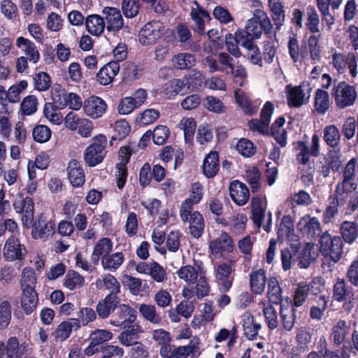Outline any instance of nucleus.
Segmentation results:
<instances>
[{"mask_svg": "<svg viewBox=\"0 0 358 358\" xmlns=\"http://www.w3.org/2000/svg\"><path fill=\"white\" fill-rule=\"evenodd\" d=\"M139 312L147 320L152 324H159L162 322V317L156 312V308L153 305L141 304Z\"/></svg>", "mask_w": 358, "mask_h": 358, "instance_id": "nucleus-52", "label": "nucleus"}, {"mask_svg": "<svg viewBox=\"0 0 358 358\" xmlns=\"http://www.w3.org/2000/svg\"><path fill=\"white\" fill-rule=\"evenodd\" d=\"M350 324L344 320H338L334 322L331 328V336L336 345H341L350 334Z\"/></svg>", "mask_w": 358, "mask_h": 358, "instance_id": "nucleus-24", "label": "nucleus"}, {"mask_svg": "<svg viewBox=\"0 0 358 358\" xmlns=\"http://www.w3.org/2000/svg\"><path fill=\"white\" fill-rule=\"evenodd\" d=\"M208 248L211 255L215 257H220L223 251L233 250V241L227 233L222 232L218 238L210 242Z\"/></svg>", "mask_w": 358, "mask_h": 358, "instance_id": "nucleus-16", "label": "nucleus"}, {"mask_svg": "<svg viewBox=\"0 0 358 358\" xmlns=\"http://www.w3.org/2000/svg\"><path fill=\"white\" fill-rule=\"evenodd\" d=\"M187 84L190 82H185L179 78L171 79L165 83L160 88L159 93L166 99H172L178 94Z\"/></svg>", "mask_w": 358, "mask_h": 358, "instance_id": "nucleus-22", "label": "nucleus"}, {"mask_svg": "<svg viewBox=\"0 0 358 358\" xmlns=\"http://www.w3.org/2000/svg\"><path fill=\"white\" fill-rule=\"evenodd\" d=\"M231 271V266L227 263H220L214 266V273L220 292H226L231 287L234 281Z\"/></svg>", "mask_w": 358, "mask_h": 358, "instance_id": "nucleus-11", "label": "nucleus"}, {"mask_svg": "<svg viewBox=\"0 0 358 358\" xmlns=\"http://www.w3.org/2000/svg\"><path fill=\"white\" fill-rule=\"evenodd\" d=\"M64 101L62 103V101H59V99H57L55 96L53 95V100L57 103L59 102V104L60 106H69V108L74 110H78L81 108H83V102L82 101L81 97L73 92H70L67 94H64Z\"/></svg>", "mask_w": 358, "mask_h": 358, "instance_id": "nucleus-46", "label": "nucleus"}, {"mask_svg": "<svg viewBox=\"0 0 358 358\" xmlns=\"http://www.w3.org/2000/svg\"><path fill=\"white\" fill-rule=\"evenodd\" d=\"M108 106L99 96H92L83 102L84 113L92 119L101 117L106 112Z\"/></svg>", "mask_w": 358, "mask_h": 358, "instance_id": "nucleus-10", "label": "nucleus"}, {"mask_svg": "<svg viewBox=\"0 0 358 358\" xmlns=\"http://www.w3.org/2000/svg\"><path fill=\"white\" fill-rule=\"evenodd\" d=\"M199 269L196 271L194 267L190 265L182 266L178 271L177 275L180 280H184L187 284L196 283L198 278L199 277Z\"/></svg>", "mask_w": 358, "mask_h": 358, "instance_id": "nucleus-47", "label": "nucleus"}, {"mask_svg": "<svg viewBox=\"0 0 358 358\" xmlns=\"http://www.w3.org/2000/svg\"><path fill=\"white\" fill-rule=\"evenodd\" d=\"M113 243L108 238H103L94 245L91 260L94 265L98 264L100 257L107 256L112 251Z\"/></svg>", "mask_w": 358, "mask_h": 358, "instance_id": "nucleus-29", "label": "nucleus"}, {"mask_svg": "<svg viewBox=\"0 0 358 358\" xmlns=\"http://www.w3.org/2000/svg\"><path fill=\"white\" fill-rule=\"evenodd\" d=\"M27 254V250L17 237L10 236L3 245V255L7 262L21 261Z\"/></svg>", "mask_w": 358, "mask_h": 358, "instance_id": "nucleus-7", "label": "nucleus"}, {"mask_svg": "<svg viewBox=\"0 0 358 358\" xmlns=\"http://www.w3.org/2000/svg\"><path fill=\"white\" fill-rule=\"evenodd\" d=\"M55 234V223L43 217L38 218L32 225L31 235L34 239L48 241Z\"/></svg>", "mask_w": 358, "mask_h": 358, "instance_id": "nucleus-12", "label": "nucleus"}, {"mask_svg": "<svg viewBox=\"0 0 358 358\" xmlns=\"http://www.w3.org/2000/svg\"><path fill=\"white\" fill-rule=\"evenodd\" d=\"M334 298L337 301L349 300V303L345 304V308L350 310L353 307L355 294L351 286H346L343 279H338L334 287Z\"/></svg>", "mask_w": 358, "mask_h": 358, "instance_id": "nucleus-13", "label": "nucleus"}, {"mask_svg": "<svg viewBox=\"0 0 358 358\" xmlns=\"http://www.w3.org/2000/svg\"><path fill=\"white\" fill-rule=\"evenodd\" d=\"M38 101L35 96L29 95L21 103V110L24 115H31L37 110Z\"/></svg>", "mask_w": 358, "mask_h": 358, "instance_id": "nucleus-62", "label": "nucleus"}, {"mask_svg": "<svg viewBox=\"0 0 358 358\" xmlns=\"http://www.w3.org/2000/svg\"><path fill=\"white\" fill-rule=\"evenodd\" d=\"M118 301L117 296L113 294H108L105 299L99 302L96 306V311L98 315L102 317H107L110 313L114 310Z\"/></svg>", "mask_w": 358, "mask_h": 358, "instance_id": "nucleus-34", "label": "nucleus"}, {"mask_svg": "<svg viewBox=\"0 0 358 358\" xmlns=\"http://www.w3.org/2000/svg\"><path fill=\"white\" fill-rule=\"evenodd\" d=\"M80 327L78 319L71 318L67 321L61 322L52 333L56 341H64L71 335L73 329L75 330Z\"/></svg>", "mask_w": 358, "mask_h": 358, "instance_id": "nucleus-18", "label": "nucleus"}, {"mask_svg": "<svg viewBox=\"0 0 358 358\" xmlns=\"http://www.w3.org/2000/svg\"><path fill=\"white\" fill-rule=\"evenodd\" d=\"M0 350L7 358H20L18 339L10 337L6 344L0 343Z\"/></svg>", "mask_w": 358, "mask_h": 358, "instance_id": "nucleus-45", "label": "nucleus"}, {"mask_svg": "<svg viewBox=\"0 0 358 358\" xmlns=\"http://www.w3.org/2000/svg\"><path fill=\"white\" fill-rule=\"evenodd\" d=\"M266 282V273L262 268L253 271L250 275V286L251 291L255 294H262Z\"/></svg>", "mask_w": 358, "mask_h": 358, "instance_id": "nucleus-28", "label": "nucleus"}, {"mask_svg": "<svg viewBox=\"0 0 358 358\" xmlns=\"http://www.w3.org/2000/svg\"><path fill=\"white\" fill-rule=\"evenodd\" d=\"M253 15L257 18V22H259L262 31H264L267 35L271 34L272 24L267 14L262 8H258L254 10Z\"/></svg>", "mask_w": 358, "mask_h": 358, "instance_id": "nucleus-57", "label": "nucleus"}, {"mask_svg": "<svg viewBox=\"0 0 358 358\" xmlns=\"http://www.w3.org/2000/svg\"><path fill=\"white\" fill-rule=\"evenodd\" d=\"M11 320V306L8 301H3L0 304V329H6Z\"/></svg>", "mask_w": 358, "mask_h": 358, "instance_id": "nucleus-60", "label": "nucleus"}, {"mask_svg": "<svg viewBox=\"0 0 358 358\" xmlns=\"http://www.w3.org/2000/svg\"><path fill=\"white\" fill-rule=\"evenodd\" d=\"M203 174L208 178L214 177L220 169L218 153L215 151L210 152L204 158L203 166Z\"/></svg>", "mask_w": 358, "mask_h": 358, "instance_id": "nucleus-30", "label": "nucleus"}, {"mask_svg": "<svg viewBox=\"0 0 358 358\" xmlns=\"http://www.w3.org/2000/svg\"><path fill=\"white\" fill-rule=\"evenodd\" d=\"M232 61V58L227 53L219 54L217 59L212 56H208L204 59L205 64L208 67L210 73L225 71L227 68L233 70L234 64Z\"/></svg>", "mask_w": 358, "mask_h": 358, "instance_id": "nucleus-14", "label": "nucleus"}, {"mask_svg": "<svg viewBox=\"0 0 358 358\" xmlns=\"http://www.w3.org/2000/svg\"><path fill=\"white\" fill-rule=\"evenodd\" d=\"M21 287L22 290H35L36 277L34 270L30 267L23 268L21 275Z\"/></svg>", "mask_w": 358, "mask_h": 358, "instance_id": "nucleus-48", "label": "nucleus"}, {"mask_svg": "<svg viewBox=\"0 0 358 358\" xmlns=\"http://www.w3.org/2000/svg\"><path fill=\"white\" fill-rule=\"evenodd\" d=\"M68 178L73 187L82 186L85 180L84 170L80 163L76 159H71L67 166Z\"/></svg>", "mask_w": 358, "mask_h": 358, "instance_id": "nucleus-21", "label": "nucleus"}, {"mask_svg": "<svg viewBox=\"0 0 358 358\" xmlns=\"http://www.w3.org/2000/svg\"><path fill=\"white\" fill-rule=\"evenodd\" d=\"M341 234L344 241L352 244L358 237V227L352 222L344 221L340 227Z\"/></svg>", "mask_w": 358, "mask_h": 358, "instance_id": "nucleus-40", "label": "nucleus"}, {"mask_svg": "<svg viewBox=\"0 0 358 358\" xmlns=\"http://www.w3.org/2000/svg\"><path fill=\"white\" fill-rule=\"evenodd\" d=\"M106 145L107 138L104 135L94 136L92 143L85 150L83 159L85 164L94 167L101 163L107 153Z\"/></svg>", "mask_w": 358, "mask_h": 358, "instance_id": "nucleus-3", "label": "nucleus"}, {"mask_svg": "<svg viewBox=\"0 0 358 358\" xmlns=\"http://www.w3.org/2000/svg\"><path fill=\"white\" fill-rule=\"evenodd\" d=\"M333 91L335 103L341 109L353 106L357 98L355 87L344 81L335 86Z\"/></svg>", "mask_w": 358, "mask_h": 358, "instance_id": "nucleus-4", "label": "nucleus"}, {"mask_svg": "<svg viewBox=\"0 0 358 358\" xmlns=\"http://www.w3.org/2000/svg\"><path fill=\"white\" fill-rule=\"evenodd\" d=\"M16 213L21 214V221L24 226L29 227L34 220V206L31 198L26 196L16 199L13 203Z\"/></svg>", "mask_w": 358, "mask_h": 358, "instance_id": "nucleus-9", "label": "nucleus"}, {"mask_svg": "<svg viewBox=\"0 0 358 358\" xmlns=\"http://www.w3.org/2000/svg\"><path fill=\"white\" fill-rule=\"evenodd\" d=\"M178 128L183 131L186 143L192 145L196 128V122L192 117H183L178 124Z\"/></svg>", "mask_w": 358, "mask_h": 358, "instance_id": "nucleus-37", "label": "nucleus"}, {"mask_svg": "<svg viewBox=\"0 0 358 358\" xmlns=\"http://www.w3.org/2000/svg\"><path fill=\"white\" fill-rule=\"evenodd\" d=\"M195 293L198 298L207 296L210 292V287L203 269H199V277L196 280Z\"/></svg>", "mask_w": 358, "mask_h": 358, "instance_id": "nucleus-58", "label": "nucleus"}, {"mask_svg": "<svg viewBox=\"0 0 358 358\" xmlns=\"http://www.w3.org/2000/svg\"><path fill=\"white\" fill-rule=\"evenodd\" d=\"M45 117L52 124L59 125L63 122V115L57 106L52 103H46L43 107Z\"/></svg>", "mask_w": 358, "mask_h": 358, "instance_id": "nucleus-42", "label": "nucleus"}, {"mask_svg": "<svg viewBox=\"0 0 358 358\" xmlns=\"http://www.w3.org/2000/svg\"><path fill=\"white\" fill-rule=\"evenodd\" d=\"M265 210L261 205L259 199H253L252 200V218L254 223L260 227L262 221L264 219Z\"/></svg>", "mask_w": 358, "mask_h": 358, "instance_id": "nucleus-55", "label": "nucleus"}, {"mask_svg": "<svg viewBox=\"0 0 358 358\" xmlns=\"http://www.w3.org/2000/svg\"><path fill=\"white\" fill-rule=\"evenodd\" d=\"M357 187V183L353 180H346L343 178L341 182H339L336 189V194L338 199H343L345 195L356 190Z\"/></svg>", "mask_w": 358, "mask_h": 358, "instance_id": "nucleus-54", "label": "nucleus"}, {"mask_svg": "<svg viewBox=\"0 0 358 358\" xmlns=\"http://www.w3.org/2000/svg\"><path fill=\"white\" fill-rule=\"evenodd\" d=\"M196 63L194 55L188 52L176 55L172 59L173 66L180 70H185L194 66Z\"/></svg>", "mask_w": 358, "mask_h": 358, "instance_id": "nucleus-35", "label": "nucleus"}, {"mask_svg": "<svg viewBox=\"0 0 358 358\" xmlns=\"http://www.w3.org/2000/svg\"><path fill=\"white\" fill-rule=\"evenodd\" d=\"M341 135L335 125L327 126L324 129V140L331 147H336L340 141Z\"/></svg>", "mask_w": 358, "mask_h": 358, "instance_id": "nucleus-53", "label": "nucleus"}, {"mask_svg": "<svg viewBox=\"0 0 358 358\" xmlns=\"http://www.w3.org/2000/svg\"><path fill=\"white\" fill-rule=\"evenodd\" d=\"M160 116V112L154 108H148L138 114L136 122L141 126H146L154 123Z\"/></svg>", "mask_w": 358, "mask_h": 358, "instance_id": "nucleus-49", "label": "nucleus"}, {"mask_svg": "<svg viewBox=\"0 0 358 358\" xmlns=\"http://www.w3.org/2000/svg\"><path fill=\"white\" fill-rule=\"evenodd\" d=\"M15 45L19 48L24 57L29 59V62L32 64H36L40 59V52L36 44L23 36H19L16 38Z\"/></svg>", "mask_w": 358, "mask_h": 358, "instance_id": "nucleus-15", "label": "nucleus"}, {"mask_svg": "<svg viewBox=\"0 0 358 358\" xmlns=\"http://www.w3.org/2000/svg\"><path fill=\"white\" fill-rule=\"evenodd\" d=\"M296 160L299 169L301 172V180L307 185L313 183L311 157L313 155V146L309 148L303 141H298L294 144Z\"/></svg>", "mask_w": 358, "mask_h": 358, "instance_id": "nucleus-2", "label": "nucleus"}, {"mask_svg": "<svg viewBox=\"0 0 358 358\" xmlns=\"http://www.w3.org/2000/svg\"><path fill=\"white\" fill-rule=\"evenodd\" d=\"M247 222L248 217L245 213H236L231 216L228 222H224V226L228 227L233 234L240 235L245 231Z\"/></svg>", "mask_w": 358, "mask_h": 358, "instance_id": "nucleus-25", "label": "nucleus"}, {"mask_svg": "<svg viewBox=\"0 0 358 358\" xmlns=\"http://www.w3.org/2000/svg\"><path fill=\"white\" fill-rule=\"evenodd\" d=\"M191 17L196 26V31L201 34L204 31L205 24L204 19H208L209 13L201 6L199 5L196 1L191 3Z\"/></svg>", "mask_w": 358, "mask_h": 358, "instance_id": "nucleus-27", "label": "nucleus"}, {"mask_svg": "<svg viewBox=\"0 0 358 358\" xmlns=\"http://www.w3.org/2000/svg\"><path fill=\"white\" fill-rule=\"evenodd\" d=\"M229 192L233 201L238 206H243L248 201L250 197L248 188L238 180H234L230 183Z\"/></svg>", "mask_w": 358, "mask_h": 358, "instance_id": "nucleus-19", "label": "nucleus"}, {"mask_svg": "<svg viewBox=\"0 0 358 358\" xmlns=\"http://www.w3.org/2000/svg\"><path fill=\"white\" fill-rule=\"evenodd\" d=\"M96 285L98 288H102L103 286L110 291L109 294L116 296L120 292V285L117 280L111 274H106L103 276L102 280H97Z\"/></svg>", "mask_w": 358, "mask_h": 358, "instance_id": "nucleus-44", "label": "nucleus"}, {"mask_svg": "<svg viewBox=\"0 0 358 358\" xmlns=\"http://www.w3.org/2000/svg\"><path fill=\"white\" fill-rule=\"evenodd\" d=\"M244 334L248 340L257 338L262 325L255 321L254 316L249 312L245 313L241 317Z\"/></svg>", "mask_w": 358, "mask_h": 358, "instance_id": "nucleus-23", "label": "nucleus"}, {"mask_svg": "<svg viewBox=\"0 0 358 358\" xmlns=\"http://www.w3.org/2000/svg\"><path fill=\"white\" fill-rule=\"evenodd\" d=\"M189 196L181 204L180 208V216L183 222H186L189 215V210L194 206L199 203L203 198V189L199 182H194L192 185Z\"/></svg>", "mask_w": 358, "mask_h": 358, "instance_id": "nucleus-8", "label": "nucleus"}, {"mask_svg": "<svg viewBox=\"0 0 358 358\" xmlns=\"http://www.w3.org/2000/svg\"><path fill=\"white\" fill-rule=\"evenodd\" d=\"M106 21V29L111 31H117L124 26V20L120 10L115 7H105L102 10Z\"/></svg>", "mask_w": 358, "mask_h": 358, "instance_id": "nucleus-17", "label": "nucleus"}, {"mask_svg": "<svg viewBox=\"0 0 358 358\" xmlns=\"http://www.w3.org/2000/svg\"><path fill=\"white\" fill-rule=\"evenodd\" d=\"M287 103L289 106L299 107L307 103L310 97L311 87L308 83L299 86L286 87Z\"/></svg>", "mask_w": 358, "mask_h": 358, "instance_id": "nucleus-6", "label": "nucleus"}, {"mask_svg": "<svg viewBox=\"0 0 358 358\" xmlns=\"http://www.w3.org/2000/svg\"><path fill=\"white\" fill-rule=\"evenodd\" d=\"M263 306V313L265 322L269 329L273 330L278 326V320L276 310L270 303L261 301Z\"/></svg>", "mask_w": 358, "mask_h": 358, "instance_id": "nucleus-43", "label": "nucleus"}, {"mask_svg": "<svg viewBox=\"0 0 358 358\" xmlns=\"http://www.w3.org/2000/svg\"><path fill=\"white\" fill-rule=\"evenodd\" d=\"M136 108H137V106L129 96L121 99L117 106L118 113L122 115L131 113Z\"/></svg>", "mask_w": 358, "mask_h": 358, "instance_id": "nucleus-64", "label": "nucleus"}, {"mask_svg": "<svg viewBox=\"0 0 358 358\" xmlns=\"http://www.w3.org/2000/svg\"><path fill=\"white\" fill-rule=\"evenodd\" d=\"M280 315L284 329L291 331L295 323V309L287 301L281 303Z\"/></svg>", "mask_w": 358, "mask_h": 358, "instance_id": "nucleus-26", "label": "nucleus"}, {"mask_svg": "<svg viewBox=\"0 0 358 358\" xmlns=\"http://www.w3.org/2000/svg\"><path fill=\"white\" fill-rule=\"evenodd\" d=\"M85 282L84 278L75 271H69L65 275L64 285L70 290L81 287Z\"/></svg>", "mask_w": 358, "mask_h": 358, "instance_id": "nucleus-51", "label": "nucleus"}, {"mask_svg": "<svg viewBox=\"0 0 358 358\" xmlns=\"http://www.w3.org/2000/svg\"><path fill=\"white\" fill-rule=\"evenodd\" d=\"M267 296L269 302L273 304L282 303V290L278 280L274 277L268 278Z\"/></svg>", "mask_w": 358, "mask_h": 358, "instance_id": "nucleus-39", "label": "nucleus"}, {"mask_svg": "<svg viewBox=\"0 0 358 358\" xmlns=\"http://www.w3.org/2000/svg\"><path fill=\"white\" fill-rule=\"evenodd\" d=\"M124 256L122 252H117L112 255L103 256L101 264L105 270L115 271L124 262Z\"/></svg>", "mask_w": 358, "mask_h": 358, "instance_id": "nucleus-38", "label": "nucleus"}, {"mask_svg": "<svg viewBox=\"0 0 358 358\" xmlns=\"http://www.w3.org/2000/svg\"><path fill=\"white\" fill-rule=\"evenodd\" d=\"M38 294L35 290H22L21 306L27 315H30L38 303Z\"/></svg>", "mask_w": 358, "mask_h": 358, "instance_id": "nucleus-36", "label": "nucleus"}, {"mask_svg": "<svg viewBox=\"0 0 358 358\" xmlns=\"http://www.w3.org/2000/svg\"><path fill=\"white\" fill-rule=\"evenodd\" d=\"M141 331L139 326L133 324L124 329L118 336L120 342L125 345L130 346L136 343L138 334Z\"/></svg>", "mask_w": 358, "mask_h": 358, "instance_id": "nucleus-41", "label": "nucleus"}, {"mask_svg": "<svg viewBox=\"0 0 358 358\" xmlns=\"http://www.w3.org/2000/svg\"><path fill=\"white\" fill-rule=\"evenodd\" d=\"M234 97L236 103L246 115H252L256 113L257 108L253 106L249 95L241 90L234 91Z\"/></svg>", "mask_w": 358, "mask_h": 358, "instance_id": "nucleus-32", "label": "nucleus"}, {"mask_svg": "<svg viewBox=\"0 0 358 358\" xmlns=\"http://www.w3.org/2000/svg\"><path fill=\"white\" fill-rule=\"evenodd\" d=\"M50 129L43 124L36 126L32 131V136L35 141L43 143L48 142L51 137Z\"/></svg>", "mask_w": 358, "mask_h": 358, "instance_id": "nucleus-56", "label": "nucleus"}, {"mask_svg": "<svg viewBox=\"0 0 358 358\" xmlns=\"http://www.w3.org/2000/svg\"><path fill=\"white\" fill-rule=\"evenodd\" d=\"M320 252L327 261V267L330 268L331 263L338 262L343 253V242L340 237L331 236L325 231L317 235L316 244Z\"/></svg>", "mask_w": 358, "mask_h": 358, "instance_id": "nucleus-1", "label": "nucleus"}, {"mask_svg": "<svg viewBox=\"0 0 358 358\" xmlns=\"http://www.w3.org/2000/svg\"><path fill=\"white\" fill-rule=\"evenodd\" d=\"M245 178L250 183L252 191H257L260 184V172L257 167H249L245 171Z\"/></svg>", "mask_w": 358, "mask_h": 358, "instance_id": "nucleus-61", "label": "nucleus"}, {"mask_svg": "<svg viewBox=\"0 0 358 358\" xmlns=\"http://www.w3.org/2000/svg\"><path fill=\"white\" fill-rule=\"evenodd\" d=\"M139 8L138 0H122V10L126 17H135L138 13Z\"/></svg>", "mask_w": 358, "mask_h": 358, "instance_id": "nucleus-63", "label": "nucleus"}, {"mask_svg": "<svg viewBox=\"0 0 358 358\" xmlns=\"http://www.w3.org/2000/svg\"><path fill=\"white\" fill-rule=\"evenodd\" d=\"M329 108V96L327 92L317 90L315 96V108L317 113L324 114Z\"/></svg>", "mask_w": 358, "mask_h": 358, "instance_id": "nucleus-50", "label": "nucleus"}, {"mask_svg": "<svg viewBox=\"0 0 358 358\" xmlns=\"http://www.w3.org/2000/svg\"><path fill=\"white\" fill-rule=\"evenodd\" d=\"M85 25L87 31L96 36H100L106 27L104 19L96 14L90 15L87 17Z\"/></svg>", "mask_w": 358, "mask_h": 358, "instance_id": "nucleus-33", "label": "nucleus"}, {"mask_svg": "<svg viewBox=\"0 0 358 358\" xmlns=\"http://www.w3.org/2000/svg\"><path fill=\"white\" fill-rule=\"evenodd\" d=\"M236 150L245 157H250L255 153L253 143L247 138H241L236 144Z\"/></svg>", "mask_w": 358, "mask_h": 358, "instance_id": "nucleus-59", "label": "nucleus"}, {"mask_svg": "<svg viewBox=\"0 0 358 358\" xmlns=\"http://www.w3.org/2000/svg\"><path fill=\"white\" fill-rule=\"evenodd\" d=\"M165 27L159 20H152L143 25L139 31L138 41L143 45H154L164 35Z\"/></svg>", "mask_w": 358, "mask_h": 358, "instance_id": "nucleus-5", "label": "nucleus"}, {"mask_svg": "<svg viewBox=\"0 0 358 358\" xmlns=\"http://www.w3.org/2000/svg\"><path fill=\"white\" fill-rule=\"evenodd\" d=\"M187 221L189 222L190 234L196 238L201 237L204 229V220L202 215L198 211L191 213L189 210V218L186 222Z\"/></svg>", "mask_w": 358, "mask_h": 358, "instance_id": "nucleus-31", "label": "nucleus"}, {"mask_svg": "<svg viewBox=\"0 0 358 358\" xmlns=\"http://www.w3.org/2000/svg\"><path fill=\"white\" fill-rule=\"evenodd\" d=\"M120 71L118 62H110L100 69L96 74L98 83L102 85L110 84Z\"/></svg>", "mask_w": 358, "mask_h": 358, "instance_id": "nucleus-20", "label": "nucleus"}]
</instances>
